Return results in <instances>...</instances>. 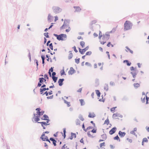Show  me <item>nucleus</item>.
<instances>
[{"label":"nucleus","instance_id":"f257e3e1","mask_svg":"<svg viewBox=\"0 0 149 149\" xmlns=\"http://www.w3.org/2000/svg\"><path fill=\"white\" fill-rule=\"evenodd\" d=\"M133 25L132 23L130 21H126L124 24V30L125 31L131 29Z\"/></svg>","mask_w":149,"mask_h":149},{"label":"nucleus","instance_id":"f03ea898","mask_svg":"<svg viewBox=\"0 0 149 149\" xmlns=\"http://www.w3.org/2000/svg\"><path fill=\"white\" fill-rule=\"evenodd\" d=\"M53 35L56 37L57 39L59 41L65 40L67 39V35L65 34H61L58 35L54 33Z\"/></svg>","mask_w":149,"mask_h":149},{"label":"nucleus","instance_id":"7ed1b4c3","mask_svg":"<svg viewBox=\"0 0 149 149\" xmlns=\"http://www.w3.org/2000/svg\"><path fill=\"white\" fill-rule=\"evenodd\" d=\"M52 9L54 13L55 14L58 13L62 10V9L58 6H53Z\"/></svg>","mask_w":149,"mask_h":149},{"label":"nucleus","instance_id":"20e7f679","mask_svg":"<svg viewBox=\"0 0 149 149\" xmlns=\"http://www.w3.org/2000/svg\"><path fill=\"white\" fill-rule=\"evenodd\" d=\"M117 130L116 127H114L112 128L109 131V134L110 135H112L115 133Z\"/></svg>","mask_w":149,"mask_h":149},{"label":"nucleus","instance_id":"39448f33","mask_svg":"<svg viewBox=\"0 0 149 149\" xmlns=\"http://www.w3.org/2000/svg\"><path fill=\"white\" fill-rule=\"evenodd\" d=\"M117 117H119L121 118H122L123 117V116L121 115L120 113H118L113 114L112 116V118H113L116 119L115 118Z\"/></svg>","mask_w":149,"mask_h":149},{"label":"nucleus","instance_id":"423d86ee","mask_svg":"<svg viewBox=\"0 0 149 149\" xmlns=\"http://www.w3.org/2000/svg\"><path fill=\"white\" fill-rule=\"evenodd\" d=\"M76 72V71L72 67H71L70 68V70L69 71L68 73L69 74L72 75L73 74Z\"/></svg>","mask_w":149,"mask_h":149},{"label":"nucleus","instance_id":"0eeeda50","mask_svg":"<svg viewBox=\"0 0 149 149\" xmlns=\"http://www.w3.org/2000/svg\"><path fill=\"white\" fill-rule=\"evenodd\" d=\"M64 81V79L63 78L60 79H59L58 81V85L60 86H61L63 85V81Z\"/></svg>","mask_w":149,"mask_h":149},{"label":"nucleus","instance_id":"6e6552de","mask_svg":"<svg viewBox=\"0 0 149 149\" xmlns=\"http://www.w3.org/2000/svg\"><path fill=\"white\" fill-rule=\"evenodd\" d=\"M118 134L120 137L122 138L125 136L126 133L125 132H122L120 131L118 132Z\"/></svg>","mask_w":149,"mask_h":149},{"label":"nucleus","instance_id":"1a4fd4ad","mask_svg":"<svg viewBox=\"0 0 149 149\" xmlns=\"http://www.w3.org/2000/svg\"><path fill=\"white\" fill-rule=\"evenodd\" d=\"M50 140L52 142L54 146H56V143L57 142V141L53 137H50Z\"/></svg>","mask_w":149,"mask_h":149},{"label":"nucleus","instance_id":"9d476101","mask_svg":"<svg viewBox=\"0 0 149 149\" xmlns=\"http://www.w3.org/2000/svg\"><path fill=\"white\" fill-rule=\"evenodd\" d=\"M44 113H45V111H44L43 110H42L41 111H39V112L38 113L36 114L35 113H34L33 115H34V117L36 116V115H37L38 116H39V117H40Z\"/></svg>","mask_w":149,"mask_h":149},{"label":"nucleus","instance_id":"9b49d317","mask_svg":"<svg viewBox=\"0 0 149 149\" xmlns=\"http://www.w3.org/2000/svg\"><path fill=\"white\" fill-rule=\"evenodd\" d=\"M73 8L75 9L74 12H80L81 10L79 6H74Z\"/></svg>","mask_w":149,"mask_h":149},{"label":"nucleus","instance_id":"f8f14e48","mask_svg":"<svg viewBox=\"0 0 149 149\" xmlns=\"http://www.w3.org/2000/svg\"><path fill=\"white\" fill-rule=\"evenodd\" d=\"M89 48V46H88L82 49L81 54H84V53Z\"/></svg>","mask_w":149,"mask_h":149},{"label":"nucleus","instance_id":"ddd939ff","mask_svg":"<svg viewBox=\"0 0 149 149\" xmlns=\"http://www.w3.org/2000/svg\"><path fill=\"white\" fill-rule=\"evenodd\" d=\"M52 16H51L50 14H49L47 17V20L49 22H50L52 21Z\"/></svg>","mask_w":149,"mask_h":149},{"label":"nucleus","instance_id":"4468645a","mask_svg":"<svg viewBox=\"0 0 149 149\" xmlns=\"http://www.w3.org/2000/svg\"><path fill=\"white\" fill-rule=\"evenodd\" d=\"M138 72L137 71H135L130 72V73L132 74L133 78H135L136 77V76Z\"/></svg>","mask_w":149,"mask_h":149},{"label":"nucleus","instance_id":"2eb2a0df","mask_svg":"<svg viewBox=\"0 0 149 149\" xmlns=\"http://www.w3.org/2000/svg\"><path fill=\"white\" fill-rule=\"evenodd\" d=\"M71 136L69 137L68 139H70L71 140H72L73 139V137H74V138H76V133L71 132Z\"/></svg>","mask_w":149,"mask_h":149},{"label":"nucleus","instance_id":"dca6fc26","mask_svg":"<svg viewBox=\"0 0 149 149\" xmlns=\"http://www.w3.org/2000/svg\"><path fill=\"white\" fill-rule=\"evenodd\" d=\"M123 63H126L127 65L128 66H130L131 65V63L127 60H124L123 61Z\"/></svg>","mask_w":149,"mask_h":149},{"label":"nucleus","instance_id":"f3484780","mask_svg":"<svg viewBox=\"0 0 149 149\" xmlns=\"http://www.w3.org/2000/svg\"><path fill=\"white\" fill-rule=\"evenodd\" d=\"M38 123H40L42 126H44V125L47 126L50 124L47 123L46 122H38Z\"/></svg>","mask_w":149,"mask_h":149},{"label":"nucleus","instance_id":"a211bd4d","mask_svg":"<svg viewBox=\"0 0 149 149\" xmlns=\"http://www.w3.org/2000/svg\"><path fill=\"white\" fill-rule=\"evenodd\" d=\"M43 118H41L42 120H47V119L49 118V116L45 114L43 115V116L42 117Z\"/></svg>","mask_w":149,"mask_h":149},{"label":"nucleus","instance_id":"6ab92c4d","mask_svg":"<svg viewBox=\"0 0 149 149\" xmlns=\"http://www.w3.org/2000/svg\"><path fill=\"white\" fill-rule=\"evenodd\" d=\"M133 86L134 88L137 89L140 86V84L138 83H134L133 84Z\"/></svg>","mask_w":149,"mask_h":149},{"label":"nucleus","instance_id":"aec40b11","mask_svg":"<svg viewBox=\"0 0 149 149\" xmlns=\"http://www.w3.org/2000/svg\"><path fill=\"white\" fill-rule=\"evenodd\" d=\"M69 52L70 53L69 54L68 56V59L70 60L73 57V55L71 53V51H69Z\"/></svg>","mask_w":149,"mask_h":149},{"label":"nucleus","instance_id":"412c9836","mask_svg":"<svg viewBox=\"0 0 149 149\" xmlns=\"http://www.w3.org/2000/svg\"><path fill=\"white\" fill-rule=\"evenodd\" d=\"M44 78L43 77H40L39 78L38 80H39V82L43 84L44 83Z\"/></svg>","mask_w":149,"mask_h":149},{"label":"nucleus","instance_id":"4be33fe9","mask_svg":"<svg viewBox=\"0 0 149 149\" xmlns=\"http://www.w3.org/2000/svg\"><path fill=\"white\" fill-rule=\"evenodd\" d=\"M79 101L80 102L81 106H84L85 104V103L84 100L82 99H80Z\"/></svg>","mask_w":149,"mask_h":149},{"label":"nucleus","instance_id":"5701e85b","mask_svg":"<svg viewBox=\"0 0 149 149\" xmlns=\"http://www.w3.org/2000/svg\"><path fill=\"white\" fill-rule=\"evenodd\" d=\"M40 117H39V116H36L35 117L34 116V117L33 118H35L34 120H35V121L36 122H38L39 120H40V118H39Z\"/></svg>","mask_w":149,"mask_h":149},{"label":"nucleus","instance_id":"b1692460","mask_svg":"<svg viewBox=\"0 0 149 149\" xmlns=\"http://www.w3.org/2000/svg\"><path fill=\"white\" fill-rule=\"evenodd\" d=\"M95 92L97 97H100L101 94V93L100 91L98 90H95Z\"/></svg>","mask_w":149,"mask_h":149},{"label":"nucleus","instance_id":"393cba45","mask_svg":"<svg viewBox=\"0 0 149 149\" xmlns=\"http://www.w3.org/2000/svg\"><path fill=\"white\" fill-rule=\"evenodd\" d=\"M46 57L47 58V60L48 61H49V59H50V62L51 63H52V60L51 59L50 57H49V56L47 54L46 55Z\"/></svg>","mask_w":149,"mask_h":149},{"label":"nucleus","instance_id":"a878e982","mask_svg":"<svg viewBox=\"0 0 149 149\" xmlns=\"http://www.w3.org/2000/svg\"><path fill=\"white\" fill-rule=\"evenodd\" d=\"M93 115H92L91 113H89V115H88V117L90 118H93L95 116V114H94V113H93Z\"/></svg>","mask_w":149,"mask_h":149},{"label":"nucleus","instance_id":"bb28decb","mask_svg":"<svg viewBox=\"0 0 149 149\" xmlns=\"http://www.w3.org/2000/svg\"><path fill=\"white\" fill-rule=\"evenodd\" d=\"M113 139L114 140H117L119 141H120V139L119 137H118V135H117L116 136L113 137Z\"/></svg>","mask_w":149,"mask_h":149},{"label":"nucleus","instance_id":"cd10ccee","mask_svg":"<svg viewBox=\"0 0 149 149\" xmlns=\"http://www.w3.org/2000/svg\"><path fill=\"white\" fill-rule=\"evenodd\" d=\"M102 138L104 140H106L107 139V136L106 134H104L101 135Z\"/></svg>","mask_w":149,"mask_h":149},{"label":"nucleus","instance_id":"c85d7f7f","mask_svg":"<svg viewBox=\"0 0 149 149\" xmlns=\"http://www.w3.org/2000/svg\"><path fill=\"white\" fill-rule=\"evenodd\" d=\"M41 139L42 141H47V140H48V138L47 136H45L44 137H43Z\"/></svg>","mask_w":149,"mask_h":149},{"label":"nucleus","instance_id":"c756f323","mask_svg":"<svg viewBox=\"0 0 149 149\" xmlns=\"http://www.w3.org/2000/svg\"><path fill=\"white\" fill-rule=\"evenodd\" d=\"M78 117L79 119L81 121H83L84 120V118H83L82 115L81 114L79 115Z\"/></svg>","mask_w":149,"mask_h":149},{"label":"nucleus","instance_id":"7c9ffc66","mask_svg":"<svg viewBox=\"0 0 149 149\" xmlns=\"http://www.w3.org/2000/svg\"><path fill=\"white\" fill-rule=\"evenodd\" d=\"M61 75H66L64 71V67H63V69L61 70L60 72Z\"/></svg>","mask_w":149,"mask_h":149},{"label":"nucleus","instance_id":"2f4dec72","mask_svg":"<svg viewBox=\"0 0 149 149\" xmlns=\"http://www.w3.org/2000/svg\"><path fill=\"white\" fill-rule=\"evenodd\" d=\"M109 123V121L108 118H107L106 120H105L104 124H106L108 125Z\"/></svg>","mask_w":149,"mask_h":149},{"label":"nucleus","instance_id":"473e14b6","mask_svg":"<svg viewBox=\"0 0 149 149\" xmlns=\"http://www.w3.org/2000/svg\"><path fill=\"white\" fill-rule=\"evenodd\" d=\"M80 45L81 46L82 48H84V47L85 43L84 41H81L80 43Z\"/></svg>","mask_w":149,"mask_h":149},{"label":"nucleus","instance_id":"72a5a7b5","mask_svg":"<svg viewBox=\"0 0 149 149\" xmlns=\"http://www.w3.org/2000/svg\"><path fill=\"white\" fill-rule=\"evenodd\" d=\"M53 81H54V83L56 82L57 81L58 79V77H52Z\"/></svg>","mask_w":149,"mask_h":149},{"label":"nucleus","instance_id":"f704fd0d","mask_svg":"<svg viewBox=\"0 0 149 149\" xmlns=\"http://www.w3.org/2000/svg\"><path fill=\"white\" fill-rule=\"evenodd\" d=\"M97 127H95L94 128V129H93L91 131V132L93 133H96L97 132Z\"/></svg>","mask_w":149,"mask_h":149},{"label":"nucleus","instance_id":"c9c22d12","mask_svg":"<svg viewBox=\"0 0 149 149\" xmlns=\"http://www.w3.org/2000/svg\"><path fill=\"white\" fill-rule=\"evenodd\" d=\"M128 98L126 96H125L122 98V101H127L128 100Z\"/></svg>","mask_w":149,"mask_h":149},{"label":"nucleus","instance_id":"e433bc0d","mask_svg":"<svg viewBox=\"0 0 149 149\" xmlns=\"http://www.w3.org/2000/svg\"><path fill=\"white\" fill-rule=\"evenodd\" d=\"M76 125H80V121L78 119H77L76 120Z\"/></svg>","mask_w":149,"mask_h":149},{"label":"nucleus","instance_id":"4c0bfd02","mask_svg":"<svg viewBox=\"0 0 149 149\" xmlns=\"http://www.w3.org/2000/svg\"><path fill=\"white\" fill-rule=\"evenodd\" d=\"M44 79H47V81L49 79V77H48V76L47 75V74H45L44 75Z\"/></svg>","mask_w":149,"mask_h":149},{"label":"nucleus","instance_id":"58836bf2","mask_svg":"<svg viewBox=\"0 0 149 149\" xmlns=\"http://www.w3.org/2000/svg\"><path fill=\"white\" fill-rule=\"evenodd\" d=\"M67 26V25H65V22H64L63 23V24L61 26L60 28V30H61L63 29H64L65 28V26Z\"/></svg>","mask_w":149,"mask_h":149},{"label":"nucleus","instance_id":"ea45409f","mask_svg":"<svg viewBox=\"0 0 149 149\" xmlns=\"http://www.w3.org/2000/svg\"><path fill=\"white\" fill-rule=\"evenodd\" d=\"M105 86H104V90H106V91H107L108 90V86L107 84H105Z\"/></svg>","mask_w":149,"mask_h":149},{"label":"nucleus","instance_id":"a19ab883","mask_svg":"<svg viewBox=\"0 0 149 149\" xmlns=\"http://www.w3.org/2000/svg\"><path fill=\"white\" fill-rule=\"evenodd\" d=\"M92 53V52L91 51H88L86 53V56H90L91 55Z\"/></svg>","mask_w":149,"mask_h":149},{"label":"nucleus","instance_id":"79ce46f5","mask_svg":"<svg viewBox=\"0 0 149 149\" xmlns=\"http://www.w3.org/2000/svg\"><path fill=\"white\" fill-rule=\"evenodd\" d=\"M97 22V21L96 20H93L92 21L91 23H90V25L92 26L93 24L96 23Z\"/></svg>","mask_w":149,"mask_h":149},{"label":"nucleus","instance_id":"37998d69","mask_svg":"<svg viewBox=\"0 0 149 149\" xmlns=\"http://www.w3.org/2000/svg\"><path fill=\"white\" fill-rule=\"evenodd\" d=\"M80 58H79L77 59L76 58L75 59V62L77 64H79L80 62Z\"/></svg>","mask_w":149,"mask_h":149},{"label":"nucleus","instance_id":"c03bdc74","mask_svg":"<svg viewBox=\"0 0 149 149\" xmlns=\"http://www.w3.org/2000/svg\"><path fill=\"white\" fill-rule=\"evenodd\" d=\"M85 65H87L88 66L90 67H92V65H91V64L89 62H86V63H85Z\"/></svg>","mask_w":149,"mask_h":149},{"label":"nucleus","instance_id":"a18cd8bd","mask_svg":"<svg viewBox=\"0 0 149 149\" xmlns=\"http://www.w3.org/2000/svg\"><path fill=\"white\" fill-rule=\"evenodd\" d=\"M90 131H88L87 132V135L88 137H91L92 138H93L94 137V136H92L91 135V134H90Z\"/></svg>","mask_w":149,"mask_h":149},{"label":"nucleus","instance_id":"49530a36","mask_svg":"<svg viewBox=\"0 0 149 149\" xmlns=\"http://www.w3.org/2000/svg\"><path fill=\"white\" fill-rule=\"evenodd\" d=\"M48 33H44V35L47 38H49V37L48 35Z\"/></svg>","mask_w":149,"mask_h":149},{"label":"nucleus","instance_id":"de8ad7c7","mask_svg":"<svg viewBox=\"0 0 149 149\" xmlns=\"http://www.w3.org/2000/svg\"><path fill=\"white\" fill-rule=\"evenodd\" d=\"M103 35H102V32L100 31H99V36L98 38L99 39H101V38L102 37Z\"/></svg>","mask_w":149,"mask_h":149},{"label":"nucleus","instance_id":"09e8293b","mask_svg":"<svg viewBox=\"0 0 149 149\" xmlns=\"http://www.w3.org/2000/svg\"><path fill=\"white\" fill-rule=\"evenodd\" d=\"M41 109L40 107L36 109V110L37 111L36 113L37 114L39 112V111L41 110Z\"/></svg>","mask_w":149,"mask_h":149},{"label":"nucleus","instance_id":"8fccbe9b","mask_svg":"<svg viewBox=\"0 0 149 149\" xmlns=\"http://www.w3.org/2000/svg\"><path fill=\"white\" fill-rule=\"evenodd\" d=\"M49 47L52 50L53 49V46L52 43H51L50 44V45H49Z\"/></svg>","mask_w":149,"mask_h":149},{"label":"nucleus","instance_id":"3c124183","mask_svg":"<svg viewBox=\"0 0 149 149\" xmlns=\"http://www.w3.org/2000/svg\"><path fill=\"white\" fill-rule=\"evenodd\" d=\"M82 128L83 130L85 132H86L87 131L85 127L84 123H83L82 125Z\"/></svg>","mask_w":149,"mask_h":149},{"label":"nucleus","instance_id":"603ef678","mask_svg":"<svg viewBox=\"0 0 149 149\" xmlns=\"http://www.w3.org/2000/svg\"><path fill=\"white\" fill-rule=\"evenodd\" d=\"M28 51H29V53L28 54V56L29 59V60H30V61H31V54H30V51L29 50H28Z\"/></svg>","mask_w":149,"mask_h":149},{"label":"nucleus","instance_id":"864d4df0","mask_svg":"<svg viewBox=\"0 0 149 149\" xmlns=\"http://www.w3.org/2000/svg\"><path fill=\"white\" fill-rule=\"evenodd\" d=\"M100 147L101 148H102V146H105V142H103L102 143H101L100 144Z\"/></svg>","mask_w":149,"mask_h":149},{"label":"nucleus","instance_id":"5fc2aeb1","mask_svg":"<svg viewBox=\"0 0 149 149\" xmlns=\"http://www.w3.org/2000/svg\"><path fill=\"white\" fill-rule=\"evenodd\" d=\"M142 141L144 142H148V140L146 138H144L143 139Z\"/></svg>","mask_w":149,"mask_h":149},{"label":"nucleus","instance_id":"6e6d98bb","mask_svg":"<svg viewBox=\"0 0 149 149\" xmlns=\"http://www.w3.org/2000/svg\"><path fill=\"white\" fill-rule=\"evenodd\" d=\"M45 94L46 95V96H48V95L49 94L48 92L47 91H45V92L43 94H42V95H45Z\"/></svg>","mask_w":149,"mask_h":149},{"label":"nucleus","instance_id":"4d7b16f0","mask_svg":"<svg viewBox=\"0 0 149 149\" xmlns=\"http://www.w3.org/2000/svg\"><path fill=\"white\" fill-rule=\"evenodd\" d=\"M130 69L131 71H137L135 69V68H134L133 66L131 67L130 68Z\"/></svg>","mask_w":149,"mask_h":149},{"label":"nucleus","instance_id":"13d9d810","mask_svg":"<svg viewBox=\"0 0 149 149\" xmlns=\"http://www.w3.org/2000/svg\"><path fill=\"white\" fill-rule=\"evenodd\" d=\"M72 48L73 49L74 51L76 53H77L78 52V50L76 49V47L75 46H74Z\"/></svg>","mask_w":149,"mask_h":149},{"label":"nucleus","instance_id":"bf43d9fd","mask_svg":"<svg viewBox=\"0 0 149 149\" xmlns=\"http://www.w3.org/2000/svg\"><path fill=\"white\" fill-rule=\"evenodd\" d=\"M54 67H51L49 70V71L52 72H53Z\"/></svg>","mask_w":149,"mask_h":149},{"label":"nucleus","instance_id":"052dcab7","mask_svg":"<svg viewBox=\"0 0 149 149\" xmlns=\"http://www.w3.org/2000/svg\"><path fill=\"white\" fill-rule=\"evenodd\" d=\"M41 57L42 59V61H45V57L44 55H42L41 56Z\"/></svg>","mask_w":149,"mask_h":149},{"label":"nucleus","instance_id":"680f3d73","mask_svg":"<svg viewBox=\"0 0 149 149\" xmlns=\"http://www.w3.org/2000/svg\"><path fill=\"white\" fill-rule=\"evenodd\" d=\"M53 96H54L53 95H52L50 96L47 97V99H52L53 97Z\"/></svg>","mask_w":149,"mask_h":149},{"label":"nucleus","instance_id":"e2e57ef3","mask_svg":"<svg viewBox=\"0 0 149 149\" xmlns=\"http://www.w3.org/2000/svg\"><path fill=\"white\" fill-rule=\"evenodd\" d=\"M105 36H109L108 38H107V39H109V37L110 36V35L109 34V33L108 32H106L105 34Z\"/></svg>","mask_w":149,"mask_h":149},{"label":"nucleus","instance_id":"0e129e2a","mask_svg":"<svg viewBox=\"0 0 149 149\" xmlns=\"http://www.w3.org/2000/svg\"><path fill=\"white\" fill-rule=\"evenodd\" d=\"M45 136V133L43 132L42 134L41 135V136L40 137V139H42V138L44 136Z\"/></svg>","mask_w":149,"mask_h":149},{"label":"nucleus","instance_id":"69168bd1","mask_svg":"<svg viewBox=\"0 0 149 149\" xmlns=\"http://www.w3.org/2000/svg\"><path fill=\"white\" fill-rule=\"evenodd\" d=\"M56 73L55 72H52V77H55V76L56 75Z\"/></svg>","mask_w":149,"mask_h":149},{"label":"nucleus","instance_id":"338daca9","mask_svg":"<svg viewBox=\"0 0 149 149\" xmlns=\"http://www.w3.org/2000/svg\"><path fill=\"white\" fill-rule=\"evenodd\" d=\"M135 132L133 130V131H131L130 132V133L131 134H132L133 135H135L136 136H137V135L136 134V133H135V132Z\"/></svg>","mask_w":149,"mask_h":149},{"label":"nucleus","instance_id":"774afa93","mask_svg":"<svg viewBox=\"0 0 149 149\" xmlns=\"http://www.w3.org/2000/svg\"><path fill=\"white\" fill-rule=\"evenodd\" d=\"M141 101L142 103H144L145 102V97H144L143 98H141Z\"/></svg>","mask_w":149,"mask_h":149}]
</instances>
